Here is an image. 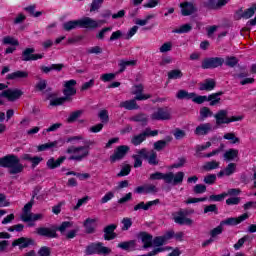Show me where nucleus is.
<instances>
[{
	"instance_id": "f257e3e1",
	"label": "nucleus",
	"mask_w": 256,
	"mask_h": 256,
	"mask_svg": "<svg viewBox=\"0 0 256 256\" xmlns=\"http://www.w3.org/2000/svg\"><path fill=\"white\" fill-rule=\"evenodd\" d=\"M67 143H73V145H82L84 146H70L66 150V153L70 155L68 157L69 161H83L87 159L91 151V146L95 145V141L87 140L83 135L72 136L67 139Z\"/></svg>"
},
{
	"instance_id": "f03ea898",
	"label": "nucleus",
	"mask_w": 256,
	"mask_h": 256,
	"mask_svg": "<svg viewBox=\"0 0 256 256\" xmlns=\"http://www.w3.org/2000/svg\"><path fill=\"white\" fill-rule=\"evenodd\" d=\"M0 167H6L10 175H19V173H23V169H25L19 157L15 155H8L1 158Z\"/></svg>"
},
{
	"instance_id": "7ed1b4c3",
	"label": "nucleus",
	"mask_w": 256,
	"mask_h": 256,
	"mask_svg": "<svg viewBox=\"0 0 256 256\" xmlns=\"http://www.w3.org/2000/svg\"><path fill=\"white\" fill-rule=\"evenodd\" d=\"M75 85H77V81L74 79L68 80L64 82V89L63 94L65 97L60 98H54L50 101V105H63L65 101H69L70 97H73L77 93V90L75 89Z\"/></svg>"
},
{
	"instance_id": "20e7f679",
	"label": "nucleus",
	"mask_w": 256,
	"mask_h": 256,
	"mask_svg": "<svg viewBox=\"0 0 256 256\" xmlns=\"http://www.w3.org/2000/svg\"><path fill=\"white\" fill-rule=\"evenodd\" d=\"M0 91L1 97L11 103H15V101H19V99L23 97V90L19 88H9L7 84L0 83Z\"/></svg>"
},
{
	"instance_id": "39448f33",
	"label": "nucleus",
	"mask_w": 256,
	"mask_h": 256,
	"mask_svg": "<svg viewBox=\"0 0 256 256\" xmlns=\"http://www.w3.org/2000/svg\"><path fill=\"white\" fill-rule=\"evenodd\" d=\"M31 209H33V200L25 204L23 208V211L21 214V220L24 221V223L41 221L43 219V214L41 213L35 214L31 212Z\"/></svg>"
},
{
	"instance_id": "423d86ee",
	"label": "nucleus",
	"mask_w": 256,
	"mask_h": 256,
	"mask_svg": "<svg viewBox=\"0 0 256 256\" xmlns=\"http://www.w3.org/2000/svg\"><path fill=\"white\" fill-rule=\"evenodd\" d=\"M229 112L227 110H220L215 115L216 125H229V123H235L237 121H243V116L228 117Z\"/></svg>"
},
{
	"instance_id": "0eeeda50",
	"label": "nucleus",
	"mask_w": 256,
	"mask_h": 256,
	"mask_svg": "<svg viewBox=\"0 0 256 256\" xmlns=\"http://www.w3.org/2000/svg\"><path fill=\"white\" fill-rule=\"evenodd\" d=\"M111 253L110 248L103 246V244H91L86 249V255H95V254H102V255H109Z\"/></svg>"
},
{
	"instance_id": "6e6552de",
	"label": "nucleus",
	"mask_w": 256,
	"mask_h": 256,
	"mask_svg": "<svg viewBox=\"0 0 256 256\" xmlns=\"http://www.w3.org/2000/svg\"><path fill=\"white\" fill-rule=\"evenodd\" d=\"M152 121H167L171 119V109L169 108H158L151 115Z\"/></svg>"
},
{
	"instance_id": "1a4fd4ad",
	"label": "nucleus",
	"mask_w": 256,
	"mask_h": 256,
	"mask_svg": "<svg viewBox=\"0 0 256 256\" xmlns=\"http://www.w3.org/2000/svg\"><path fill=\"white\" fill-rule=\"evenodd\" d=\"M183 179H185V172H168L166 173V183L169 185H181L183 183Z\"/></svg>"
},
{
	"instance_id": "9d476101",
	"label": "nucleus",
	"mask_w": 256,
	"mask_h": 256,
	"mask_svg": "<svg viewBox=\"0 0 256 256\" xmlns=\"http://www.w3.org/2000/svg\"><path fill=\"white\" fill-rule=\"evenodd\" d=\"M80 20V27H84L85 29H97V27H101L104 25L105 20H94L93 18L85 17Z\"/></svg>"
},
{
	"instance_id": "9b49d317",
	"label": "nucleus",
	"mask_w": 256,
	"mask_h": 256,
	"mask_svg": "<svg viewBox=\"0 0 256 256\" xmlns=\"http://www.w3.org/2000/svg\"><path fill=\"white\" fill-rule=\"evenodd\" d=\"M129 146L127 145H122V146H118L113 155L110 156V161L111 163H115L117 161H121V159H123L125 157V155H127V153H129Z\"/></svg>"
},
{
	"instance_id": "f8f14e48",
	"label": "nucleus",
	"mask_w": 256,
	"mask_h": 256,
	"mask_svg": "<svg viewBox=\"0 0 256 256\" xmlns=\"http://www.w3.org/2000/svg\"><path fill=\"white\" fill-rule=\"evenodd\" d=\"M131 94L135 95L136 101H147V99H151V94H143V85H134L131 88Z\"/></svg>"
},
{
	"instance_id": "ddd939ff",
	"label": "nucleus",
	"mask_w": 256,
	"mask_h": 256,
	"mask_svg": "<svg viewBox=\"0 0 256 256\" xmlns=\"http://www.w3.org/2000/svg\"><path fill=\"white\" fill-rule=\"evenodd\" d=\"M246 219H249V214L244 213V214L240 215L239 217H236V218L231 217L226 220H223L221 222V225L235 226V225H239L240 223H243V221H246Z\"/></svg>"
},
{
	"instance_id": "4468645a",
	"label": "nucleus",
	"mask_w": 256,
	"mask_h": 256,
	"mask_svg": "<svg viewBox=\"0 0 256 256\" xmlns=\"http://www.w3.org/2000/svg\"><path fill=\"white\" fill-rule=\"evenodd\" d=\"M223 65L222 58H209L203 61V69H215V67H221Z\"/></svg>"
},
{
	"instance_id": "2eb2a0df",
	"label": "nucleus",
	"mask_w": 256,
	"mask_h": 256,
	"mask_svg": "<svg viewBox=\"0 0 256 256\" xmlns=\"http://www.w3.org/2000/svg\"><path fill=\"white\" fill-rule=\"evenodd\" d=\"M35 49L28 48L24 50L22 54V61H37V59H43V54H33Z\"/></svg>"
},
{
	"instance_id": "dca6fc26",
	"label": "nucleus",
	"mask_w": 256,
	"mask_h": 256,
	"mask_svg": "<svg viewBox=\"0 0 256 256\" xmlns=\"http://www.w3.org/2000/svg\"><path fill=\"white\" fill-rule=\"evenodd\" d=\"M160 201L159 199L148 201L147 203L145 202H140L136 206H134V211H149L151 207H155V205H159Z\"/></svg>"
},
{
	"instance_id": "f3484780",
	"label": "nucleus",
	"mask_w": 256,
	"mask_h": 256,
	"mask_svg": "<svg viewBox=\"0 0 256 256\" xmlns=\"http://www.w3.org/2000/svg\"><path fill=\"white\" fill-rule=\"evenodd\" d=\"M181 7V13L184 15V17H187L189 15H193L195 11H197V8H195V5L191 2H184L180 4Z\"/></svg>"
},
{
	"instance_id": "a211bd4d",
	"label": "nucleus",
	"mask_w": 256,
	"mask_h": 256,
	"mask_svg": "<svg viewBox=\"0 0 256 256\" xmlns=\"http://www.w3.org/2000/svg\"><path fill=\"white\" fill-rule=\"evenodd\" d=\"M173 219L178 225H193V220L187 218L183 212L175 214Z\"/></svg>"
},
{
	"instance_id": "6ab92c4d",
	"label": "nucleus",
	"mask_w": 256,
	"mask_h": 256,
	"mask_svg": "<svg viewBox=\"0 0 256 256\" xmlns=\"http://www.w3.org/2000/svg\"><path fill=\"white\" fill-rule=\"evenodd\" d=\"M97 221H99L98 218H87L84 221L83 225L86 233H93L95 231L97 228Z\"/></svg>"
},
{
	"instance_id": "aec40b11",
	"label": "nucleus",
	"mask_w": 256,
	"mask_h": 256,
	"mask_svg": "<svg viewBox=\"0 0 256 256\" xmlns=\"http://www.w3.org/2000/svg\"><path fill=\"white\" fill-rule=\"evenodd\" d=\"M29 245H33V240L25 237L18 238L13 241L12 247H20V249H25L29 247Z\"/></svg>"
},
{
	"instance_id": "412c9836",
	"label": "nucleus",
	"mask_w": 256,
	"mask_h": 256,
	"mask_svg": "<svg viewBox=\"0 0 256 256\" xmlns=\"http://www.w3.org/2000/svg\"><path fill=\"white\" fill-rule=\"evenodd\" d=\"M235 171H237V164L229 163L226 168L218 173V177H230V175H233Z\"/></svg>"
},
{
	"instance_id": "4be33fe9",
	"label": "nucleus",
	"mask_w": 256,
	"mask_h": 256,
	"mask_svg": "<svg viewBox=\"0 0 256 256\" xmlns=\"http://www.w3.org/2000/svg\"><path fill=\"white\" fill-rule=\"evenodd\" d=\"M29 77V72L27 71H15L6 76V79H9L10 81H15L17 79H27Z\"/></svg>"
},
{
	"instance_id": "5701e85b",
	"label": "nucleus",
	"mask_w": 256,
	"mask_h": 256,
	"mask_svg": "<svg viewBox=\"0 0 256 256\" xmlns=\"http://www.w3.org/2000/svg\"><path fill=\"white\" fill-rule=\"evenodd\" d=\"M213 129V126L211 123H203L196 127L195 134L196 135H207V133H210V131Z\"/></svg>"
},
{
	"instance_id": "b1692460",
	"label": "nucleus",
	"mask_w": 256,
	"mask_h": 256,
	"mask_svg": "<svg viewBox=\"0 0 256 256\" xmlns=\"http://www.w3.org/2000/svg\"><path fill=\"white\" fill-rule=\"evenodd\" d=\"M140 239L143 244L144 249H149V247L153 246V236L150 234H147L146 232H142L140 234Z\"/></svg>"
},
{
	"instance_id": "393cba45",
	"label": "nucleus",
	"mask_w": 256,
	"mask_h": 256,
	"mask_svg": "<svg viewBox=\"0 0 256 256\" xmlns=\"http://www.w3.org/2000/svg\"><path fill=\"white\" fill-rule=\"evenodd\" d=\"M135 193L142 194V193H157V187L155 185L150 184V185H144V186H139L135 190Z\"/></svg>"
},
{
	"instance_id": "a878e982",
	"label": "nucleus",
	"mask_w": 256,
	"mask_h": 256,
	"mask_svg": "<svg viewBox=\"0 0 256 256\" xmlns=\"http://www.w3.org/2000/svg\"><path fill=\"white\" fill-rule=\"evenodd\" d=\"M115 229H117L116 225H109L104 230V239L106 241H111V239H115L117 235L115 234Z\"/></svg>"
},
{
	"instance_id": "bb28decb",
	"label": "nucleus",
	"mask_w": 256,
	"mask_h": 256,
	"mask_svg": "<svg viewBox=\"0 0 256 256\" xmlns=\"http://www.w3.org/2000/svg\"><path fill=\"white\" fill-rule=\"evenodd\" d=\"M79 27H81L80 20H70V21L64 22L62 25V29L64 31H73V29H77Z\"/></svg>"
},
{
	"instance_id": "cd10ccee",
	"label": "nucleus",
	"mask_w": 256,
	"mask_h": 256,
	"mask_svg": "<svg viewBox=\"0 0 256 256\" xmlns=\"http://www.w3.org/2000/svg\"><path fill=\"white\" fill-rule=\"evenodd\" d=\"M65 159H67V157H65V156H61L57 160H55V158H50L47 161L46 165H47L48 169H57V167H61V163H63V161H65Z\"/></svg>"
},
{
	"instance_id": "c85d7f7f",
	"label": "nucleus",
	"mask_w": 256,
	"mask_h": 256,
	"mask_svg": "<svg viewBox=\"0 0 256 256\" xmlns=\"http://www.w3.org/2000/svg\"><path fill=\"white\" fill-rule=\"evenodd\" d=\"M36 233H38V235H42L43 237H50L51 239L57 237V232L50 228H38L36 229Z\"/></svg>"
},
{
	"instance_id": "c756f323",
	"label": "nucleus",
	"mask_w": 256,
	"mask_h": 256,
	"mask_svg": "<svg viewBox=\"0 0 256 256\" xmlns=\"http://www.w3.org/2000/svg\"><path fill=\"white\" fill-rule=\"evenodd\" d=\"M119 107L122 109H127L128 111H133V109H139L136 100H126L120 103Z\"/></svg>"
},
{
	"instance_id": "7c9ffc66",
	"label": "nucleus",
	"mask_w": 256,
	"mask_h": 256,
	"mask_svg": "<svg viewBox=\"0 0 256 256\" xmlns=\"http://www.w3.org/2000/svg\"><path fill=\"white\" fill-rule=\"evenodd\" d=\"M227 3H229V0H208L210 9H221V7H225Z\"/></svg>"
},
{
	"instance_id": "2f4dec72",
	"label": "nucleus",
	"mask_w": 256,
	"mask_h": 256,
	"mask_svg": "<svg viewBox=\"0 0 256 256\" xmlns=\"http://www.w3.org/2000/svg\"><path fill=\"white\" fill-rule=\"evenodd\" d=\"M256 13V3H253L249 8L245 9L241 13L242 19H251Z\"/></svg>"
},
{
	"instance_id": "473e14b6",
	"label": "nucleus",
	"mask_w": 256,
	"mask_h": 256,
	"mask_svg": "<svg viewBox=\"0 0 256 256\" xmlns=\"http://www.w3.org/2000/svg\"><path fill=\"white\" fill-rule=\"evenodd\" d=\"M239 157V150L237 149H228L224 153V159L225 161H233Z\"/></svg>"
},
{
	"instance_id": "72a5a7b5",
	"label": "nucleus",
	"mask_w": 256,
	"mask_h": 256,
	"mask_svg": "<svg viewBox=\"0 0 256 256\" xmlns=\"http://www.w3.org/2000/svg\"><path fill=\"white\" fill-rule=\"evenodd\" d=\"M221 95L222 93H214L209 96H207V101H209L211 107H215V105H219L221 101Z\"/></svg>"
},
{
	"instance_id": "f704fd0d",
	"label": "nucleus",
	"mask_w": 256,
	"mask_h": 256,
	"mask_svg": "<svg viewBox=\"0 0 256 256\" xmlns=\"http://www.w3.org/2000/svg\"><path fill=\"white\" fill-rule=\"evenodd\" d=\"M42 73H51V71H61L63 64H52L50 66H41Z\"/></svg>"
},
{
	"instance_id": "c9c22d12",
	"label": "nucleus",
	"mask_w": 256,
	"mask_h": 256,
	"mask_svg": "<svg viewBox=\"0 0 256 256\" xmlns=\"http://www.w3.org/2000/svg\"><path fill=\"white\" fill-rule=\"evenodd\" d=\"M134 65H137V61L135 60H121L119 62L120 73H123L127 67H134Z\"/></svg>"
},
{
	"instance_id": "e433bc0d",
	"label": "nucleus",
	"mask_w": 256,
	"mask_h": 256,
	"mask_svg": "<svg viewBox=\"0 0 256 256\" xmlns=\"http://www.w3.org/2000/svg\"><path fill=\"white\" fill-rule=\"evenodd\" d=\"M220 165H221V163L218 162L217 160H212V161L206 162L203 165V169L205 171H213L214 169H219Z\"/></svg>"
},
{
	"instance_id": "4c0bfd02",
	"label": "nucleus",
	"mask_w": 256,
	"mask_h": 256,
	"mask_svg": "<svg viewBox=\"0 0 256 256\" xmlns=\"http://www.w3.org/2000/svg\"><path fill=\"white\" fill-rule=\"evenodd\" d=\"M200 91H213L215 89V81L206 80L204 83L200 84Z\"/></svg>"
},
{
	"instance_id": "58836bf2",
	"label": "nucleus",
	"mask_w": 256,
	"mask_h": 256,
	"mask_svg": "<svg viewBox=\"0 0 256 256\" xmlns=\"http://www.w3.org/2000/svg\"><path fill=\"white\" fill-rule=\"evenodd\" d=\"M208 117H213V111L209 107H202L200 109V121H205Z\"/></svg>"
},
{
	"instance_id": "ea45409f",
	"label": "nucleus",
	"mask_w": 256,
	"mask_h": 256,
	"mask_svg": "<svg viewBox=\"0 0 256 256\" xmlns=\"http://www.w3.org/2000/svg\"><path fill=\"white\" fill-rule=\"evenodd\" d=\"M192 97H193V92L189 93L186 90H179L176 93V98L180 100L186 99L187 101H189V99H192Z\"/></svg>"
},
{
	"instance_id": "a19ab883",
	"label": "nucleus",
	"mask_w": 256,
	"mask_h": 256,
	"mask_svg": "<svg viewBox=\"0 0 256 256\" xmlns=\"http://www.w3.org/2000/svg\"><path fill=\"white\" fill-rule=\"evenodd\" d=\"M223 138L226 139V141H230L232 145L240 143L239 137H237L233 132L224 134Z\"/></svg>"
},
{
	"instance_id": "79ce46f5",
	"label": "nucleus",
	"mask_w": 256,
	"mask_h": 256,
	"mask_svg": "<svg viewBox=\"0 0 256 256\" xmlns=\"http://www.w3.org/2000/svg\"><path fill=\"white\" fill-rule=\"evenodd\" d=\"M150 181H161V179H163V181H167V174L165 173H161V172H155L150 174L149 177Z\"/></svg>"
},
{
	"instance_id": "37998d69",
	"label": "nucleus",
	"mask_w": 256,
	"mask_h": 256,
	"mask_svg": "<svg viewBox=\"0 0 256 256\" xmlns=\"http://www.w3.org/2000/svg\"><path fill=\"white\" fill-rule=\"evenodd\" d=\"M153 17H155V15L149 14L144 19H136L135 25H139V27H145V25H147V23H149Z\"/></svg>"
},
{
	"instance_id": "c03bdc74",
	"label": "nucleus",
	"mask_w": 256,
	"mask_h": 256,
	"mask_svg": "<svg viewBox=\"0 0 256 256\" xmlns=\"http://www.w3.org/2000/svg\"><path fill=\"white\" fill-rule=\"evenodd\" d=\"M146 139L147 138L145 136V132H142L141 134L134 136L131 140V143L133 145H141Z\"/></svg>"
},
{
	"instance_id": "a18cd8bd",
	"label": "nucleus",
	"mask_w": 256,
	"mask_h": 256,
	"mask_svg": "<svg viewBox=\"0 0 256 256\" xmlns=\"http://www.w3.org/2000/svg\"><path fill=\"white\" fill-rule=\"evenodd\" d=\"M81 115H83V110H76L72 112L67 119L68 123H74V121L78 120Z\"/></svg>"
},
{
	"instance_id": "49530a36",
	"label": "nucleus",
	"mask_w": 256,
	"mask_h": 256,
	"mask_svg": "<svg viewBox=\"0 0 256 256\" xmlns=\"http://www.w3.org/2000/svg\"><path fill=\"white\" fill-rule=\"evenodd\" d=\"M57 141L48 142L45 144H41L37 147L38 151H47V149H53V147H57Z\"/></svg>"
},
{
	"instance_id": "de8ad7c7",
	"label": "nucleus",
	"mask_w": 256,
	"mask_h": 256,
	"mask_svg": "<svg viewBox=\"0 0 256 256\" xmlns=\"http://www.w3.org/2000/svg\"><path fill=\"white\" fill-rule=\"evenodd\" d=\"M191 101H193V103H197V105H201L202 103H205V101H207V96H199L196 93L192 92Z\"/></svg>"
},
{
	"instance_id": "09e8293b",
	"label": "nucleus",
	"mask_w": 256,
	"mask_h": 256,
	"mask_svg": "<svg viewBox=\"0 0 256 256\" xmlns=\"http://www.w3.org/2000/svg\"><path fill=\"white\" fill-rule=\"evenodd\" d=\"M150 165H157L159 162L157 161V153L155 151L148 152V156L146 158Z\"/></svg>"
},
{
	"instance_id": "8fccbe9b",
	"label": "nucleus",
	"mask_w": 256,
	"mask_h": 256,
	"mask_svg": "<svg viewBox=\"0 0 256 256\" xmlns=\"http://www.w3.org/2000/svg\"><path fill=\"white\" fill-rule=\"evenodd\" d=\"M183 77V72L179 69L171 70L168 73V79H181Z\"/></svg>"
},
{
	"instance_id": "3c124183",
	"label": "nucleus",
	"mask_w": 256,
	"mask_h": 256,
	"mask_svg": "<svg viewBox=\"0 0 256 256\" xmlns=\"http://www.w3.org/2000/svg\"><path fill=\"white\" fill-rule=\"evenodd\" d=\"M105 0H93L90 6V11L91 13L95 12V11H99V9H101V5H103V2Z\"/></svg>"
},
{
	"instance_id": "603ef678",
	"label": "nucleus",
	"mask_w": 256,
	"mask_h": 256,
	"mask_svg": "<svg viewBox=\"0 0 256 256\" xmlns=\"http://www.w3.org/2000/svg\"><path fill=\"white\" fill-rule=\"evenodd\" d=\"M2 43L4 45H14V46L19 45V41L11 36L4 37L2 40Z\"/></svg>"
},
{
	"instance_id": "864d4df0",
	"label": "nucleus",
	"mask_w": 256,
	"mask_h": 256,
	"mask_svg": "<svg viewBox=\"0 0 256 256\" xmlns=\"http://www.w3.org/2000/svg\"><path fill=\"white\" fill-rule=\"evenodd\" d=\"M137 31H139V26H133L128 30V32L124 35V39L128 40L134 37L137 34Z\"/></svg>"
},
{
	"instance_id": "5fc2aeb1",
	"label": "nucleus",
	"mask_w": 256,
	"mask_h": 256,
	"mask_svg": "<svg viewBox=\"0 0 256 256\" xmlns=\"http://www.w3.org/2000/svg\"><path fill=\"white\" fill-rule=\"evenodd\" d=\"M118 247L120 249H124V251H128V249H131V248L135 247V241L131 240V241H128V242L119 243Z\"/></svg>"
},
{
	"instance_id": "6e6d98bb",
	"label": "nucleus",
	"mask_w": 256,
	"mask_h": 256,
	"mask_svg": "<svg viewBox=\"0 0 256 256\" xmlns=\"http://www.w3.org/2000/svg\"><path fill=\"white\" fill-rule=\"evenodd\" d=\"M87 53L89 55H100V53H103V48L101 46H93L87 49Z\"/></svg>"
},
{
	"instance_id": "4d7b16f0",
	"label": "nucleus",
	"mask_w": 256,
	"mask_h": 256,
	"mask_svg": "<svg viewBox=\"0 0 256 256\" xmlns=\"http://www.w3.org/2000/svg\"><path fill=\"white\" fill-rule=\"evenodd\" d=\"M191 29H193V26H191L190 24H184L182 26H180L179 28H177L174 33H189V31H191Z\"/></svg>"
},
{
	"instance_id": "13d9d810",
	"label": "nucleus",
	"mask_w": 256,
	"mask_h": 256,
	"mask_svg": "<svg viewBox=\"0 0 256 256\" xmlns=\"http://www.w3.org/2000/svg\"><path fill=\"white\" fill-rule=\"evenodd\" d=\"M173 49V42H166L159 48L160 53H168Z\"/></svg>"
},
{
	"instance_id": "bf43d9fd",
	"label": "nucleus",
	"mask_w": 256,
	"mask_h": 256,
	"mask_svg": "<svg viewBox=\"0 0 256 256\" xmlns=\"http://www.w3.org/2000/svg\"><path fill=\"white\" fill-rule=\"evenodd\" d=\"M116 74L115 73H106V74H102L100 76L101 81H103L104 83H107L109 81H113V79H115Z\"/></svg>"
},
{
	"instance_id": "052dcab7",
	"label": "nucleus",
	"mask_w": 256,
	"mask_h": 256,
	"mask_svg": "<svg viewBox=\"0 0 256 256\" xmlns=\"http://www.w3.org/2000/svg\"><path fill=\"white\" fill-rule=\"evenodd\" d=\"M113 28L112 27H106L104 29H102L97 35L96 37L100 40L103 41L105 39V35H107V33H109V31H112Z\"/></svg>"
},
{
	"instance_id": "680f3d73",
	"label": "nucleus",
	"mask_w": 256,
	"mask_h": 256,
	"mask_svg": "<svg viewBox=\"0 0 256 256\" xmlns=\"http://www.w3.org/2000/svg\"><path fill=\"white\" fill-rule=\"evenodd\" d=\"M98 117L102 123H107L109 121V112L107 110H101L98 114Z\"/></svg>"
},
{
	"instance_id": "e2e57ef3",
	"label": "nucleus",
	"mask_w": 256,
	"mask_h": 256,
	"mask_svg": "<svg viewBox=\"0 0 256 256\" xmlns=\"http://www.w3.org/2000/svg\"><path fill=\"white\" fill-rule=\"evenodd\" d=\"M71 227H73V223H71V222H63L57 228V230L60 231V233H65V231H67V229H71Z\"/></svg>"
},
{
	"instance_id": "0e129e2a",
	"label": "nucleus",
	"mask_w": 256,
	"mask_h": 256,
	"mask_svg": "<svg viewBox=\"0 0 256 256\" xmlns=\"http://www.w3.org/2000/svg\"><path fill=\"white\" fill-rule=\"evenodd\" d=\"M215 181H217V175H215V174L207 175L204 178V183H206L207 185H213V183H215Z\"/></svg>"
},
{
	"instance_id": "69168bd1",
	"label": "nucleus",
	"mask_w": 256,
	"mask_h": 256,
	"mask_svg": "<svg viewBox=\"0 0 256 256\" xmlns=\"http://www.w3.org/2000/svg\"><path fill=\"white\" fill-rule=\"evenodd\" d=\"M165 147H167V141L159 140L154 143V149L156 151H161L162 149H165Z\"/></svg>"
},
{
	"instance_id": "338daca9",
	"label": "nucleus",
	"mask_w": 256,
	"mask_h": 256,
	"mask_svg": "<svg viewBox=\"0 0 256 256\" xmlns=\"http://www.w3.org/2000/svg\"><path fill=\"white\" fill-rule=\"evenodd\" d=\"M173 135H174L175 139H183L187 134L185 133V130L176 128L173 132Z\"/></svg>"
},
{
	"instance_id": "774afa93",
	"label": "nucleus",
	"mask_w": 256,
	"mask_h": 256,
	"mask_svg": "<svg viewBox=\"0 0 256 256\" xmlns=\"http://www.w3.org/2000/svg\"><path fill=\"white\" fill-rule=\"evenodd\" d=\"M38 255L39 256H49L51 255V248L47 247V246H43L42 248H40V250L38 251Z\"/></svg>"
}]
</instances>
